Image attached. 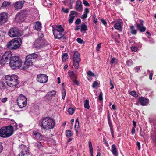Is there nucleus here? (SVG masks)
Masks as SVG:
<instances>
[{"instance_id": "1", "label": "nucleus", "mask_w": 156, "mask_h": 156, "mask_svg": "<svg viewBox=\"0 0 156 156\" xmlns=\"http://www.w3.org/2000/svg\"><path fill=\"white\" fill-rule=\"evenodd\" d=\"M55 125V121L50 117H47L42 119L40 125L42 129L48 130L53 129Z\"/></svg>"}, {"instance_id": "2", "label": "nucleus", "mask_w": 156, "mask_h": 156, "mask_svg": "<svg viewBox=\"0 0 156 156\" xmlns=\"http://www.w3.org/2000/svg\"><path fill=\"white\" fill-rule=\"evenodd\" d=\"M18 79V76L16 75H7L5 76V83L10 87H16L20 83Z\"/></svg>"}, {"instance_id": "3", "label": "nucleus", "mask_w": 156, "mask_h": 156, "mask_svg": "<svg viewBox=\"0 0 156 156\" xmlns=\"http://www.w3.org/2000/svg\"><path fill=\"white\" fill-rule=\"evenodd\" d=\"M13 127L11 125L3 127L0 129V136L5 138L12 135L13 133Z\"/></svg>"}, {"instance_id": "4", "label": "nucleus", "mask_w": 156, "mask_h": 156, "mask_svg": "<svg viewBox=\"0 0 156 156\" xmlns=\"http://www.w3.org/2000/svg\"><path fill=\"white\" fill-rule=\"evenodd\" d=\"M38 55L35 53H32L28 55L26 57V61L24 63L25 69H27L33 65L34 60L37 57Z\"/></svg>"}, {"instance_id": "5", "label": "nucleus", "mask_w": 156, "mask_h": 156, "mask_svg": "<svg viewBox=\"0 0 156 156\" xmlns=\"http://www.w3.org/2000/svg\"><path fill=\"white\" fill-rule=\"evenodd\" d=\"M22 63L21 59L17 56H13L9 61V65L13 69L20 67Z\"/></svg>"}, {"instance_id": "6", "label": "nucleus", "mask_w": 156, "mask_h": 156, "mask_svg": "<svg viewBox=\"0 0 156 156\" xmlns=\"http://www.w3.org/2000/svg\"><path fill=\"white\" fill-rule=\"evenodd\" d=\"M22 42V41L20 38L13 39L9 42L7 45V47L9 49L12 50L16 49L20 46Z\"/></svg>"}, {"instance_id": "7", "label": "nucleus", "mask_w": 156, "mask_h": 156, "mask_svg": "<svg viewBox=\"0 0 156 156\" xmlns=\"http://www.w3.org/2000/svg\"><path fill=\"white\" fill-rule=\"evenodd\" d=\"M42 36L39 37L36 40L34 44V47L37 49H40L43 47L45 44V40L44 39L43 34H42Z\"/></svg>"}, {"instance_id": "8", "label": "nucleus", "mask_w": 156, "mask_h": 156, "mask_svg": "<svg viewBox=\"0 0 156 156\" xmlns=\"http://www.w3.org/2000/svg\"><path fill=\"white\" fill-rule=\"evenodd\" d=\"M28 12L26 11H22L18 12L15 17L16 21L17 22H22L24 21L26 17L28 16Z\"/></svg>"}, {"instance_id": "9", "label": "nucleus", "mask_w": 156, "mask_h": 156, "mask_svg": "<svg viewBox=\"0 0 156 156\" xmlns=\"http://www.w3.org/2000/svg\"><path fill=\"white\" fill-rule=\"evenodd\" d=\"M17 103L20 108H22L27 105V98L24 95L21 94L18 98Z\"/></svg>"}, {"instance_id": "10", "label": "nucleus", "mask_w": 156, "mask_h": 156, "mask_svg": "<svg viewBox=\"0 0 156 156\" xmlns=\"http://www.w3.org/2000/svg\"><path fill=\"white\" fill-rule=\"evenodd\" d=\"M8 35L11 37H18L21 36V33L17 28L13 27L10 29L8 32Z\"/></svg>"}, {"instance_id": "11", "label": "nucleus", "mask_w": 156, "mask_h": 156, "mask_svg": "<svg viewBox=\"0 0 156 156\" xmlns=\"http://www.w3.org/2000/svg\"><path fill=\"white\" fill-rule=\"evenodd\" d=\"M81 61L80 55L77 51H75L73 54V62L75 68L78 69L79 63Z\"/></svg>"}, {"instance_id": "12", "label": "nucleus", "mask_w": 156, "mask_h": 156, "mask_svg": "<svg viewBox=\"0 0 156 156\" xmlns=\"http://www.w3.org/2000/svg\"><path fill=\"white\" fill-rule=\"evenodd\" d=\"M12 53L10 51H7L5 52L2 55V58L1 59V62L2 64H4L10 60L12 56Z\"/></svg>"}, {"instance_id": "13", "label": "nucleus", "mask_w": 156, "mask_h": 156, "mask_svg": "<svg viewBox=\"0 0 156 156\" xmlns=\"http://www.w3.org/2000/svg\"><path fill=\"white\" fill-rule=\"evenodd\" d=\"M48 76L45 74H41L37 76V81L41 83H45L48 80Z\"/></svg>"}, {"instance_id": "14", "label": "nucleus", "mask_w": 156, "mask_h": 156, "mask_svg": "<svg viewBox=\"0 0 156 156\" xmlns=\"http://www.w3.org/2000/svg\"><path fill=\"white\" fill-rule=\"evenodd\" d=\"M20 148L21 152L17 156H24L29 153V150L26 145L22 144L20 146Z\"/></svg>"}, {"instance_id": "15", "label": "nucleus", "mask_w": 156, "mask_h": 156, "mask_svg": "<svg viewBox=\"0 0 156 156\" xmlns=\"http://www.w3.org/2000/svg\"><path fill=\"white\" fill-rule=\"evenodd\" d=\"M8 16L7 14L5 12L0 14V25H2L7 22Z\"/></svg>"}, {"instance_id": "16", "label": "nucleus", "mask_w": 156, "mask_h": 156, "mask_svg": "<svg viewBox=\"0 0 156 156\" xmlns=\"http://www.w3.org/2000/svg\"><path fill=\"white\" fill-rule=\"evenodd\" d=\"M65 34L64 28L62 27L61 25H59V35L62 36L61 37H59V40L62 42H64L66 39V37L64 36Z\"/></svg>"}, {"instance_id": "17", "label": "nucleus", "mask_w": 156, "mask_h": 156, "mask_svg": "<svg viewBox=\"0 0 156 156\" xmlns=\"http://www.w3.org/2000/svg\"><path fill=\"white\" fill-rule=\"evenodd\" d=\"M78 14V13L75 11H71L70 14L69 15L70 18L69 20V23H71L73 22L74 18Z\"/></svg>"}, {"instance_id": "18", "label": "nucleus", "mask_w": 156, "mask_h": 156, "mask_svg": "<svg viewBox=\"0 0 156 156\" xmlns=\"http://www.w3.org/2000/svg\"><path fill=\"white\" fill-rule=\"evenodd\" d=\"M24 1H17L13 4V6L16 10L20 9L22 7L24 3Z\"/></svg>"}, {"instance_id": "19", "label": "nucleus", "mask_w": 156, "mask_h": 156, "mask_svg": "<svg viewBox=\"0 0 156 156\" xmlns=\"http://www.w3.org/2000/svg\"><path fill=\"white\" fill-rule=\"evenodd\" d=\"M53 35L55 38L56 39H58V26H54L52 27Z\"/></svg>"}, {"instance_id": "20", "label": "nucleus", "mask_w": 156, "mask_h": 156, "mask_svg": "<svg viewBox=\"0 0 156 156\" xmlns=\"http://www.w3.org/2000/svg\"><path fill=\"white\" fill-rule=\"evenodd\" d=\"M139 102L142 106L146 105L148 102V100L144 97H140L139 99Z\"/></svg>"}, {"instance_id": "21", "label": "nucleus", "mask_w": 156, "mask_h": 156, "mask_svg": "<svg viewBox=\"0 0 156 156\" xmlns=\"http://www.w3.org/2000/svg\"><path fill=\"white\" fill-rule=\"evenodd\" d=\"M33 137L35 139L40 140L42 139L41 134L37 131H34L33 132Z\"/></svg>"}, {"instance_id": "22", "label": "nucleus", "mask_w": 156, "mask_h": 156, "mask_svg": "<svg viewBox=\"0 0 156 156\" xmlns=\"http://www.w3.org/2000/svg\"><path fill=\"white\" fill-rule=\"evenodd\" d=\"M75 9L78 11H81L82 9V3L80 1L78 0L76 2Z\"/></svg>"}, {"instance_id": "23", "label": "nucleus", "mask_w": 156, "mask_h": 156, "mask_svg": "<svg viewBox=\"0 0 156 156\" xmlns=\"http://www.w3.org/2000/svg\"><path fill=\"white\" fill-rule=\"evenodd\" d=\"M122 24L123 23L122 21L121 20L119 22L115 23L114 26V27L115 29L121 31Z\"/></svg>"}, {"instance_id": "24", "label": "nucleus", "mask_w": 156, "mask_h": 156, "mask_svg": "<svg viewBox=\"0 0 156 156\" xmlns=\"http://www.w3.org/2000/svg\"><path fill=\"white\" fill-rule=\"evenodd\" d=\"M11 2L9 1H5L2 4L1 7V9H7L11 5Z\"/></svg>"}, {"instance_id": "25", "label": "nucleus", "mask_w": 156, "mask_h": 156, "mask_svg": "<svg viewBox=\"0 0 156 156\" xmlns=\"http://www.w3.org/2000/svg\"><path fill=\"white\" fill-rule=\"evenodd\" d=\"M35 30L39 31L41 30L42 25L41 23L39 21H37L34 23V27Z\"/></svg>"}, {"instance_id": "26", "label": "nucleus", "mask_w": 156, "mask_h": 156, "mask_svg": "<svg viewBox=\"0 0 156 156\" xmlns=\"http://www.w3.org/2000/svg\"><path fill=\"white\" fill-rule=\"evenodd\" d=\"M43 5L45 6L50 7L51 6V4L49 0H43L42 2Z\"/></svg>"}, {"instance_id": "27", "label": "nucleus", "mask_w": 156, "mask_h": 156, "mask_svg": "<svg viewBox=\"0 0 156 156\" xmlns=\"http://www.w3.org/2000/svg\"><path fill=\"white\" fill-rule=\"evenodd\" d=\"M111 151L114 155L117 156L116 145L115 144H113L112 146Z\"/></svg>"}, {"instance_id": "28", "label": "nucleus", "mask_w": 156, "mask_h": 156, "mask_svg": "<svg viewBox=\"0 0 156 156\" xmlns=\"http://www.w3.org/2000/svg\"><path fill=\"white\" fill-rule=\"evenodd\" d=\"M140 26V25L138 24L137 25L136 27L137 28V30H139L141 32L145 31L146 29V27L144 26Z\"/></svg>"}, {"instance_id": "29", "label": "nucleus", "mask_w": 156, "mask_h": 156, "mask_svg": "<svg viewBox=\"0 0 156 156\" xmlns=\"http://www.w3.org/2000/svg\"><path fill=\"white\" fill-rule=\"evenodd\" d=\"M84 105L85 108L89 109L90 108L89 105V101L88 100H86L84 101Z\"/></svg>"}, {"instance_id": "30", "label": "nucleus", "mask_w": 156, "mask_h": 156, "mask_svg": "<svg viewBox=\"0 0 156 156\" xmlns=\"http://www.w3.org/2000/svg\"><path fill=\"white\" fill-rule=\"evenodd\" d=\"M130 29L131 30V33L133 35H135L137 33V31L135 29L134 27L133 26H131L130 27Z\"/></svg>"}, {"instance_id": "31", "label": "nucleus", "mask_w": 156, "mask_h": 156, "mask_svg": "<svg viewBox=\"0 0 156 156\" xmlns=\"http://www.w3.org/2000/svg\"><path fill=\"white\" fill-rule=\"evenodd\" d=\"M81 27V31H86L87 30V27L86 25L84 23H82L80 25Z\"/></svg>"}, {"instance_id": "32", "label": "nucleus", "mask_w": 156, "mask_h": 156, "mask_svg": "<svg viewBox=\"0 0 156 156\" xmlns=\"http://www.w3.org/2000/svg\"><path fill=\"white\" fill-rule=\"evenodd\" d=\"M62 61L63 62L65 61L68 58V56L66 53H63L62 54Z\"/></svg>"}, {"instance_id": "33", "label": "nucleus", "mask_w": 156, "mask_h": 156, "mask_svg": "<svg viewBox=\"0 0 156 156\" xmlns=\"http://www.w3.org/2000/svg\"><path fill=\"white\" fill-rule=\"evenodd\" d=\"M61 93L62 96V98L63 99H64L66 94V90L64 87H63L61 90Z\"/></svg>"}, {"instance_id": "34", "label": "nucleus", "mask_w": 156, "mask_h": 156, "mask_svg": "<svg viewBox=\"0 0 156 156\" xmlns=\"http://www.w3.org/2000/svg\"><path fill=\"white\" fill-rule=\"evenodd\" d=\"M66 135L68 138L70 137L73 135V133L70 130H68L66 131Z\"/></svg>"}, {"instance_id": "35", "label": "nucleus", "mask_w": 156, "mask_h": 156, "mask_svg": "<svg viewBox=\"0 0 156 156\" xmlns=\"http://www.w3.org/2000/svg\"><path fill=\"white\" fill-rule=\"evenodd\" d=\"M79 125V122L76 123L75 126V130L76 132V134L77 135H78V132L79 131L78 126Z\"/></svg>"}, {"instance_id": "36", "label": "nucleus", "mask_w": 156, "mask_h": 156, "mask_svg": "<svg viewBox=\"0 0 156 156\" xmlns=\"http://www.w3.org/2000/svg\"><path fill=\"white\" fill-rule=\"evenodd\" d=\"M45 98L48 101L52 99V97L48 93L45 96Z\"/></svg>"}, {"instance_id": "37", "label": "nucleus", "mask_w": 156, "mask_h": 156, "mask_svg": "<svg viewBox=\"0 0 156 156\" xmlns=\"http://www.w3.org/2000/svg\"><path fill=\"white\" fill-rule=\"evenodd\" d=\"M45 98L48 101L52 99V97L48 93L45 96Z\"/></svg>"}, {"instance_id": "38", "label": "nucleus", "mask_w": 156, "mask_h": 156, "mask_svg": "<svg viewBox=\"0 0 156 156\" xmlns=\"http://www.w3.org/2000/svg\"><path fill=\"white\" fill-rule=\"evenodd\" d=\"M117 62V60L115 57H113L111 61V63L116 64Z\"/></svg>"}, {"instance_id": "39", "label": "nucleus", "mask_w": 156, "mask_h": 156, "mask_svg": "<svg viewBox=\"0 0 156 156\" xmlns=\"http://www.w3.org/2000/svg\"><path fill=\"white\" fill-rule=\"evenodd\" d=\"M48 93L52 97H54L56 94V91L55 90H52L48 92Z\"/></svg>"}, {"instance_id": "40", "label": "nucleus", "mask_w": 156, "mask_h": 156, "mask_svg": "<svg viewBox=\"0 0 156 156\" xmlns=\"http://www.w3.org/2000/svg\"><path fill=\"white\" fill-rule=\"evenodd\" d=\"M129 94L135 97H137L138 96V95L136 93V92L134 91H132L130 92Z\"/></svg>"}, {"instance_id": "41", "label": "nucleus", "mask_w": 156, "mask_h": 156, "mask_svg": "<svg viewBox=\"0 0 156 156\" xmlns=\"http://www.w3.org/2000/svg\"><path fill=\"white\" fill-rule=\"evenodd\" d=\"M41 142H37L35 143L34 144V145L35 147H37L39 148H40L42 146L41 144Z\"/></svg>"}, {"instance_id": "42", "label": "nucleus", "mask_w": 156, "mask_h": 156, "mask_svg": "<svg viewBox=\"0 0 156 156\" xmlns=\"http://www.w3.org/2000/svg\"><path fill=\"white\" fill-rule=\"evenodd\" d=\"M126 63L128 66H129L133 64V62L132 60L129 59V60L126 61Z\"/></svg>"}, {"instance_id": "43", "label": "nucleus", "mask_w": 156, "mask_h": 156, "mask_svg": "<svg viewBox=\"0 0 156 156\" xmlns=\"http://www.w3.org/2000/svg\"><path fill=\"white\" fill-rule=\"evenodd\" d=\"M74 109L73 108H69L68 112L70 115L73 114L74 112Z\"/></svg>"}, {"instance_id": "44", "label": "nucleus", "mask_w": 156, "mask_h": 156, "mask_svg": "<svg viewBox=\"0 0 156 156\" xmlns=\"http://www.w3.org/2000/svg\"><path fill=\"white\" fill-rule=\"evenodd\" d=\"M87 74L88 76H94V74L91 71H89L87 72Z\"/></svg>"}, {"instance_id": "45", "label": "nucleus", "mask_w": 156, "mask_h": 156, "mask_svg": "<svg viewBox=\"0 0 156 156\" xmlns=\"http://www.w3.org/2000/svg\"><path fill=\"white\" fill-rule=\"evenodd\" d=\"M62 11L65 13H68L69 12V9L68 8L65 9L62 7Z\"/></svg>"}, {"instance_id": "46", "label": "nucleus", "mask_w": 156, "mask_h": 156, "mask_svg": "<svg viewBox=\"0 0 156 156\" xmlns=\"http://www.w3.org/2000/svg\"><path fill=\"white\" fill-rule=\"evenodd\" d=\"M83 3L84 5L85 6H90L89 4L87 2V1L86 0H83Z\"/></svg>"}, {"instance_id": "47", "label": "nucleus", "mask_w": 156, "mask_h": 156, "mask_svg": "<svg viewBox=\"0 0 156 156\" xmlns=\"http://www.w3.org/2000/svg\"><path fill=\"white\" fill-rule=\"evenodd\" d=\"M98 99L100 101L102 100L103 98H102V92H101L100 94L98 96Z\"/></svg>"}, {"instance_id": "48", "label": "nucleus", "mask_w": 156, "mask_h": 156, "mask_svg": "<svg viewBox=\"0 0 156 156\" xmlns=\"http://www.w3.org/2000/svg\"><path fill=\"white\" fill-rule=\"evenodd\" d=\"M69 75L71 79L73 78V76H75V75L73 71L70 72L69 73Z\"/></svg>"}, {"instance_id": "49", "label": "nucleus", "mask_w": 156, "mask_h": 156, "mask_svg": "<svg viewBox=\"0 0 156 156\" xmlns=\"http://www.w3.org/2000/svg\"><path fill=\"white\" fill-rule=\"evenodd\" d=\"M76 41L78 43L80 44H82L83 41V40L80 38H77Z\"/></svg>"}, {"instance_id": "50", "label": "nucleus", "mask_w": 156, "mask_h": 156, "mask_svg": "<svg viewBox=\"0 0 156 156\" xmlns=\"http://www.w3.org/2000/svg\"><path fill=\"white\" fill-rule=\"evenodd\" d=\"M81 20L80 19H77L75 22V23L77 25L79 24L80 23Z\"/></svg>"}, {"instance_id": "51", "label": "nucleus", "mask_w": 156, "mask_h": 156, "mask_svg": "<svg viewBox=\"0 0 156 156\" xmlns=\"http://www.w3.org/2000/svg\"><path fill=\"white\" fill-rule=\"evenodd\" d=\"M5 33L3 31H0V37H4L5 36Z\"/></svg>"}, {"instance_id": "52", "label": "nucleus", "mask_w": 156, "mask_h": 156, "mask_svg": "<svg viewBox=\"0 0 156 156\" xmlns=\"http://www.w3.org/2000/svg\"><path fill=\"white\" fill-rule=\"evenodd\" d=\"M98 85V82L97 81H94L92 85V87L93 88H95Z\"/></svg>"}, {"instance_id": "53", "label": "nucleus", "mask_w": 156, "mask_h": 156, "mask_svg": "<svg viewBox=\"0 0 156 156\" xmlns=\"http://www.w3.org/2000/svg\"><path fill=\"white\" fill-rule=\"evenodd\" d=\"M8 98L6 97H5L1 99V102L2 103H5L7 101Z\"/></svg>"}, {"instance_id": "54", "label": "nucleus", "mask_w": 156, "mask_h": 156, "mask_svg": "<svg viewBox=\"0 0 156 156\" xmlns=\"http://www.w3.org/2000/svg\"><path fill=\"white\" fill-rule=\"evenodd\" d=\"M93 18H94L93 20V22H94L95 23H96L98 20V19L97 18L96 16L95 15H94L93 16Z\"/></svg>"}, {"instance_id": "55", "label": "nucleus", "mask_w": 156, "mask_h": 156, "mask_svg": "<svg viewBox=\"0 0 156 156\" xmlns=\"http://www.w3.org/2000/svg\"><path fill=\"white\" fill-rule=\"evenodd\" d=\"M87 17V14L86 13H84L81 16V18L82 19H84Z\"/></svg>"}, {"instance_id": "56", "label": "nucleus", "mask_w": 156, "mask_h": 156, "mask_svg": "<svg viewBox=\"0 0 156 156\" xmlns=\"http://www.w3.org/2000/svg\"><path fill=\"white\" fill-rule=\"evenodd\" d=\"M101 43H100L98 44L97 46L96 47V50L98 51H99L100 50V48L101 47Z\"/></svg>"}, {"instance_id": "57", "label": "nucleus", "mask_w": 156, "mask_h": 156, "mask_svg": "<svg viewBox=\"0 0 156 156\" xmlns=\"http://www.w3.org/2000/svg\"><path fill=\"white\" fill-rule=\"evenodd\" d=\"M131 49L133 51H136L137 50V48L136 47H131Z\"/></svg>"}, {"instance_id": "58", "label": "nucleus", "mask_w": 156, "mask_h": 156, "mask_svg": "<svg viewBox=\"0 0 156 156\" xmlns=\"http://www.w3.org/2000/svg\"><path fill=\"white\" fill-rule=\"evenodd\" d=\"M3 149V147L2 142H0V153H1Z\"/></svg>"}, {"instance_id": "59", "label": "nucleus", "mask_w": 156, "mask_h": 156, "mask_svg": "<svg viewBox=\"0 0 156 156\" xmlns=\"http://www.w3.org/2000/svg\"><path fill=\"white\" fill-rule=\"evenodd\" d=\"M73 82L75 83V84L76 85H79V83L78 81H77V80L76 79H74L73 80Z\"/></svg>"}, {"instance_id": "60", "label": "nucleus", "mask_w": 156, "mask_h": 156, "mask_svg": "<svg viewBox=\"0 0 156 156\" xmlns=\"http://www.w3.org/2000/svg\"><path fill=\"white\" fill-rule=\"evenodd\" d=\"M110 129V130L111 133H114L113 132V126H112V124H110V125H109Z\"/></svg>"}, {"instance_id": "61", "label": "nucleus", "mask_w": 156, "mask_h": 156, "mask_svg": "<svg viewBox=\"0 0 156 156\" xmlns=\"http://www.w3.org/2000/svg\"><path fill=\"white\" fill-rule=\"evenodd\" d=\"M108 123L109 124V125H110V124H112L111 123V122L110 120V117L109 116H108Z\"/></svg>"}, {"instance_id": "62", "label": "nucleus", "mask_w": 156, "mask_h": 156, "mask_svg": "<svg viewBox=\"0 0 156 156\" xmlns=\"http://www.w3.org/2000/svg\"><path fill=\"white\" fill-rule=\"evenodd\" d=\"M89 10L88 8H86L84 10V13L87 14L89 13Z\"/></svg>"}, {"instance_id": "63", "label": "nucleus", "mask_w": 156, "mask_h": 156, "mask_svg": "<svg viewBox=\"0 0 156 156\" xmlns=\"http://www.w3.org/2000/svg\"><path fill=\"white\" fill-rule=\"evenodd\" d=\"M101 21L104 25H105L107 23L106 22L105 20L104 19H101Z\"/></svg>"}, {"instance_id": "64", "label": "nucleus", "mask_w": 156, "mask_h": 156, "mask_svg": "<svg viewBox=\"0 0 156 156\" xmlns=\"http://www.w3.org/2000/svg\"><path fill=\"white\" fill-rule=\"evenodd\" d=\"M136 144H137V146L138 147V149L139 150H140V143L139 142H137Z\"/></svg>"}]
</instances>
